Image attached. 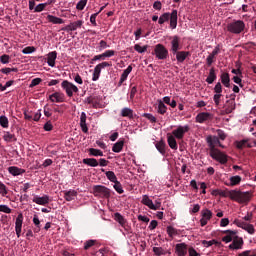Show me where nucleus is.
Returning a JSON list of instances; mask_svg holds the SVG:
<instances>
[{
	"label": "nucleus",
	"instance_id": "nucleus-11",
	"mask_svg": "<svg viewBox=\"0 0 256 256\" xmlns=\"http://www.w3.org/2000/svg\"><path fill=\"white\" fill-rule=\"evenodd\" d=\"M200 215V225L202 227H205V225L209 223L210 219H213V212L208 208L202 209Z\"/></svg>",
	"mask_w": 256,
	"mask_h": 256
},
{
	"label": "nucleus",
	"instance_id": "nucleus-19",
	"mask_svg": "<svg viewBox=\"0 0 256 256\" xmlns=\"http://www.w3.org/2000/svg\"><path fill=\"white\" fill-rule=\"evenodd\" d=\"M23 229V213L18 214L16 221H15V231L17 237H21V231Z\"/></svg>",
	"mask_w": 256,
	"mask_h": 256
},
{
	"label": "nucleus",
	"instance_id": "nucleus-33",
	"mask_svg": "<svg viewBox=\"0 0 256 256\" xmlns=\"http://www.w3.org/2000/svg\"><path fill=\"white\" fill-rule=\"evenodd\" d=\"M124 145L125 140H119L118 142H116L112 147L113 153H121L123 151Z\"/></svg>",
	"mask_w": 256,
	"mask_h": 256
},
{
	"label": "nucleus",
	"instance_id": "nucleus-46",
	"mask_svg": "<svg viewBox=\"0 0 256 256\" xmlns=\"http://www.w3.org/2000/svg\"><path fill=\"white\" fill-rule=\"evenodd\" d=\"M89 155L91 157H103V151L95 148H90L89 149Z\"/></svg>",
	"mask_w": 256,
	"mask_h": 256
},
{
	"label": "nucleus",
	"instance_id": "nucleus-12",
	"mask_svg": "<svg viewBox=\"0 0 256 256\" xmlns=\"http://www.w3.org/2000/svg\"><path fill=\"white\" fill-rule=\"evenodd\" d=\"M105 67H111V63L101 62L100 64L95 66L94 72L92 75V81H99V77H101V70L105 69Z\"/></svg>",
	"mask_w": 256,
	"mask_h": 256
},
{
	"label": "nucleus",
	"instance_id": "nucleus-7",
	"mask_svg": "<svg viewBox=\"0 0 256 256\" xmlns=\"http://www.w3.org/2000/svg\"><path fill=\"white\" fill-rule=\"evenodd\" d=\"M92 193L94 197H99L100 199H109L111 197V190L103 185L93 186Z\"/></svg>",
	"mask_w": 256,
	"mask_h": 256
},
{
	"label": "nucleus",
	"instance_id": "nucleus-56",
	"mask_svg": "<svg viewBox=\"0 0 256 256\" xmlns=\"http://www.w3.org/2000/svg\"><path fill=\"white\" fill-rule=\"evenodd\" d=\"M95 243H96L95 240H87V241L84 243V250H85V251H88V249H91V247H95Z\"/></svg>",
	"mask_w": 256,
	"mask_h": 256
},
{
	"label": "nucleus",
	"instance_id": "nucleus-27",
	"mask_svg": "<svg viewBox=\"0 0 256 256\" xmlns=\"http://www.w3.org/2000/svg\"><path fill=\"white\" fill-rule=\"evenodd\" d=\"M114 221L119 223V225H121L123 229L127 227V219H125V217L119 212L114 213Z\"/></svg>",
	"mask_w": 256,
	"mask_h": 256
},
{
	"label": "nucleus",
	"instance_id": "nucleus-20",
	"mask_svg": "<svg viewBox=\"0 0 256 256\" xmlns=\"http://www.w3.org/2000/svg\"><path fill=\"white\" fill-rule=\"evenodd\" d=\"M206 141L208 143L210 151H211V145L214 146V149H215V147H217V145H218V147H221L222 149H225V146H223V144H221V141L219 140L218 137L208 136Z\"/></svg>",
	"mask_w": 256,
	"mask_h": 256
},
{
	"label": "nucleus",
	"instance_id": "nucleus-49",
	"mask_svg": "<svg viewBox=\"0 0 256 256\" xmlns=\"http://www.w3.org/2000/svg\"><path fill=\"white\" fill-rule=\"evenodd\" d=\"M9 194V190L7 189V186L0 181V195L1 197H7Z\"/></svg>",
	"mask_w": 256,
	"mask_h": 256
},
{
	"label": "nucleus",
	"instance_id": "nucleus-40",
	"mask_svg": "<svg viewBox=\"0 0 256 256\" xmlns=\"http://www.w3.org/2000/svg\"><path fill=\"white\" fill-rule=\"evenodd\" d=\"M236 149H245V147H251L249 145V139H243L235 142Z\"/></svg>",
	"mask_w": 256,
	"mask_h": 256
},
{
	"label": "nucleus",
	"instance_id": "nucleus-18",
	"mask_svg": "<svg viewBox=\"0 0 256 256\" xmlns=\"http://www.w3.org/2000/svg\"><path fill=\"white\" fill-rule=\"evenodd\" d=\"M33 203H36V205H49V195H43V196H39V195H35L32 199Z\"/></svg>",
	"mask_w": 256,
	"mask_h": 256
},
{
	"label": "nucleus",
	"instance_id": "nucleus-48",
	"mask_svg": "<svg viewBox=\"0 0 256 256\" xmlns=\"http://www.w3.org/2000/svg\"><path fill=\"white\" fill-rule=\"evenodd\" d=\"M152 251L156 256L167 255V252H165V249H163V247H153Z\"/></svg>",
	"mask_w": 256,
	"mask_h": 256
},
{
	"label": "nucleus",
	"instance_id": "nucleus-30",
	"mask_svg": "<svg viewBox=\"0 0 256 256\" xmlns=\"http://www.w3.org/2000/svg\"><path fill=\"white\" fill-rule=\"evenodd\" d=\"M220 81L224 87H231V78L229 76V73L224 72L220 75Z\"/></svg>",
	"mask_w": 256,
	"mask_h": 256
},
{
	"label": "nucleus",
	"instance_id": "nucleus-57",
	"mask_svg": "<svg viewBox=\"0 0 256 256\" xmlns=\"http://www.w3.org/2000/svg\"><path fill=\"white\" fill-rule=\"evenodd\" d=\"M19 69L17 68H2L1 73H4V75H9V73H17Z\"/></svg>",
	"mask_w": 256,
	"mask_h": 256
},
{
	"label": "nucleus",
	"instance_id": "nucleus-39",
	"mask_svg": "<svg viewBox=\"0 0 256 256\" xmlns=\"http://www.w3.org/2000/svg\"><path fill=\"white\" fill-rule=\"evenodd\" d=\"M203 247H212V245H216V247H220L221 245V242L220 241H217L216 239H212V240H202L201 241Z\"/></svg>",
	"mask_w": 256,
	"mask_h": 256
},
{
	"label": "nucleus",
	"instance_id": "nucleus-63",
	"mask_svg": "<svg viewBox=\"0 0 256 256\" xmlns=\"http://www.w3.org/2000/svg\"><path fill=\"white\" fill-rule=\"evenodd\" d=\"M188 255L189 256H200L198 251L195 250V248H193V247L188 248Z\"/></svg>",
	"mask_w": 256,
	"mask_h": 256
},
{
	"label": "nucleus",
	"instance_id": "nucleus-31",
	"mask_svg": "<svg viewBox=\"0 0 256 256\" xmlns=\"http://www.w3.org/2000/svg\"><path fill=\"white\" fill-rule=\"evenodd\" d=\"M229 191L230 190L214 189L211 191V195H213V197H228L229 198Z\"/></svg>",
	"mask_w": 256,
	"mask_h": 256
},
{
	"label": "nucleus",
	"instance_id": "nucleus-51",
	"mask_svg": "<svg viewBox=\"0 0 256 256\" xmlns=\"http://www.w3.org/2000/svg\"><path fill=\"white\" fill-rule=\"evenodd\" d=\"M0 125L3 129H7L9 127V119L7 116H0Z\"/></svg>",
	"mask_w": 256,
	"mask_h": 256
},
{
	"label": "nucleus",
	"instance_id": "nucleus-58",
	"mask_svg": "<svg viewBox=\"0 0 256 256\" xmlns=\"http://www.w3.org/2000/svg\"><path fill=\"white\" fill-rule=\"evenodd\" d=\"M45 7H47V4H44V3L38 4L34 8V13H41V11H45Z\"/></svg>",
	"mask_w": 256,
	"mask_h": 256
},
{
	"label": "nucleus",
	"instance_id": "nucleus-1",
	"mask_svg": "<svg viewBox=\"0 0 256 256\" xmlns=\"http://www.w3.org/2000/svg\"><path fill=\"white\" fill-rule=\"evenodd\" d=\"M222 237L223 243H231L228 248L230 251H239V249H243L244 241L243 238L237 235V230H224Z\"/></svg>",
	"mask_w": 256,
	"mask_h": 256
},
{
	"label": "nucleus",
	"instance_id": "nucleus-15",
	"mask_svg": "<svg viewBox=\"0 0 256 256\" xmlns=\"http://www.w3.org/2000/svg\"><path fill=\"white\" fill-rule=\"evenodd\" d=\"M51 103H65V94L63 92H54L49 95Z\"/></svg>",
	"mask_w": 256,
	"mask_h": 256
},
{
	"label": "nucleus",
	"instance_id": "nucleus-61",
	"mask_svg": "<svg viewBox=\"0 0 256 256\" xmlns=\"http://www.w3.org/2000/svg\"><path fill=\"white\" fill-rule=\"evenodd\" d=\"M219 139H221V141H225V139H227V134H225V131L221 130V129H218L216 131Z\"/></svg>",
	"mask_w": 256,
	"mask_h": 256
},
{
	"label": "nucleus",
	"instance_id": "nucleus-37",
	"mask_svg": "<svg viewBox=\"0 0 256 256\" xmlns=\"http://www.w3.org/2000/svg\"><path fill=\"white\" fill-rule=\"evenodd\" d=\"M217 79V74L215 73V68H211L209 71V75L206 78V83L208 85H212V83Z\"/></svg>",
	"mask_w": 256,
	"mask_h": 256
},
{
	"label": "nucleus",
	"instance_id": "nucleus-6",
	"mask_svg": "<svg viewBox=\"0 0 256 256\" xmlns=\"http://www.w3.org/2000/svg\"><path fill=\"white\" fill-rule=\"evenodd\" d=\"M152 55L159 61H165L167 57H169V50L163 44H156L154 46V50L152 51Z\"/></svg>",
	"mask_w": 256,
	"mask_h": 256
},
{
	"label": "nucleus",
	"instance_id": "nucleus-43",
	"mask_svg": "<svg viewBox=\"0 0 256 256\" xmlns=\"http://www.w3.org/2000/svg\"><path fill=\"white\" fill-rule=\"evenodd\" d=\"M121 117H128V119H133V109L123 108L121 110Z\"/></svg>",
	"mask_w": 256,
	"mask_h": 256
},
{
	"label": "nucleus",
	"instance_id": "nucleus-34",
	"mask_svg": "<svg viewBox=\"0 0 256 256\" xmlns=\"http://www.w3.org/2000/svg\"><path fill=\"white\" fill-rule=\"evenodd\" d=\"M166 233L168 237H170V239H174L175 237H177V235H179V230H177V228L173 226H167Z\"/></svg>",
	"mask_w": 256,
	"mask_h": 256
},
{
	"label": "nucleus",
	"instance_id": "nucleus-42",
	"mask_svg": "<svg viewBox=\"0 0 256 256\" xmlns=\"http://www.w3.org/2000/svg\"><path fill=\"white\" fill-rule=\"evenodd\" d=\"M240 183H241V176L236 175V176L230 177V183L227 185L230 187H235L236 185H239Z\"/></svg>",
	"mask_w": 256,
	"mask_h": 256
},
{
	"label": "nucleus",
	"instance_id": "nucleus-26",
	"mask_svg": "<svg viewBox=\"0 0 256 256\" xmlns=\"http://www.w3.org/2000/svg\"><path fill=\"white\" fill-rule=\"evenodd\" d=\"M46 59L49 67H55V61H57V51L49 52Z\"/></svg>",
	"mask_w": 256,
	"mask_h": 256
},
{
	"label": "nucleus",
	"instance_id": "nucleus-64",
	"mask_svg": "<svg viewBox=\"0 0 256 256\" xmlns=\"http://www.w3.org/2000/svg\"><path fill=\"white\" fill-rule=\"evenodd\" d=\"M44 131H53V124L51 123V121H47L44 124Z\"/></svg>",
	"mask_w": 256,
	"mask_h": 256
},
{
	"label": "nucleus",
	"instance_id": "nucleus-17",
	"mask_svg": "<svg viewBox=\"0 0 256 256\" xmlns=\"http://www.w3.org/2000/svg\"><path fill=\"white\" fill-rule=\"evenodd\" d=\"M142 204L146 205L149 209H152V211H157V209L161 207V203H158V206L153 204V200H151L148 195H143Z\"/></svg>",
	"mask_w": 256,
	"mask_h": 256
},
{
	"label": "nucleus",
	"instance_id": "nucleus-50",
	"mask_svg": "<svg viewBox=\"0 0 256 256\" xmlns=\"http://www.w3.org/2000/svg\"><path fill=\"white\" fill-rule=\"evenodd\" d=\"M148 47L149 46H147V45L141 46L139 44H135L134 51H136L137 53H145L147 51Z\"/></svg>",
	"mask_w": 256,
	"mask_h": 256
},
{
	"label": "nucleus",
	"instance_id": "nucleus-54",
	"mask_svg": "<svg viewBox=\"0 0 256 256\" xmlns=\"http://www.w3.org/2000/svg\"><path fill=\"white\" fill-rule=\"evenodd\" d=\"M114 189L119 193V195H122V193H124L123 186L121 185V182H119V180L114 182Z\"/></svg>",
	"mask_w": 256,
	"mask_h": 256
},
{
	"label": "nucleus",
	"instance_id": "nucleus-24",
	"mask_svg": "<svg viewBox=\"0 0 256 256\" xmlns=\"http://www.w3.org/2000/svg\"><path fill=\"white\" fill-rule=\"evenodd\" d=\"M131 71H133V66L129 65L127 69H125L121 74L120 80L118 82V87H121V85H123V83L127 81V77H129V74L131 73Z\"/></svg>",
	"mask_w": 256,
	"mask_h": 256
},
{
	"label": "nucleus",
	"instance_id": "nucleus-36",
	"mask_svg": "<svg viewBox=\"0 0 256 256\" xmlns=\"http://www.w3.org/2000/svg\"><path fill=\"white\" fill-rule=\"evenodd\" d=\"M3 139L4 141H6V143H13L17 141V137L15 136V134H12L9 131L4 132Z\"/></svg>",
	"mask_w": 256,
	"mask_h": 256
},
{
	"label": "nucleus",
	"instance_id": "nucleus-16",
	"mask_svg": "<svg viewBox=\"0 0 256 256\" xmlns=\"http://www.w3.org/2000/svg\"><path fill=\"white\" fill-rule=\"evenodd\" d=\"M81 27H83V20H77L66 25L62 28V31H67V33H69V31H77V29H81Z\"/></svg>",
	"mask_w": 256,
	"mask_h": 256
},
{
	"label": "nucleus",
	"instance_id": "nucleus-22",
	"mask_svg": "<svg viewBox=\"0 0 256 256\" xmlns=\"http://www.w3.org/2000/svg\"><path fill=\"white\" fill-rule=\"evenodd\" d=\"M181 41L179 39V36H174L171 41V51L172 54L175 55L178 51L181 49Z\"/></svg>",
	"mask_w": 256,
	"mask_h": 256
},
{
	"label": "nucleus",
	"instance_id": "nucleus-45",
	"mask_svg": "<svg viewBox=\"0 0 256 256\" xmlns=\"http://www.w3.org/2000/svg\"><path fill=\"white\" fill-rule=\"evenodd\" d=\"M105 175L108 181H111V183H117L118 180H117V175H115V172L107 171L105 172Z\"/></svg>",
	"mask_w": 256,
	"mask_h": 256
},
{
	"label": "nucleus",
	"instance_id": "nucleus-28",
	"mask_svg": "<svg viewBox=\"0 0 256 256\" xmlns=\"http://www.w3.org/2000/svg\"><path fill=\"white\" fill-rule=\"evenodd\" d=\"M47 21L49 23H52L53 25H63V23H65V20H63V18H59L51 14L47 15Z\"/></svg>",
	"mask_w": 256,
	"mask_h": 256
},
{
	"label": "nucleus",
	"instance_id": "nucleus-2",
	"mask_svg": "<svg viewBox=\"0 0 256 256\" xmlns=\"http://www.w3.org/2000/svg\"><path fill=\"white\" fill-rule=\"evenodd\" d=\"M229 199L231 201H235L239 203V205H249L251 199H253V192L246 191L243 192L241 190H230L229 191Z\"/></svg>",
	"mask_w": 256,
	"mask_h": 256
},
{
	"label": "nucleus",
	"instance_id": "nucleus-47",
	"mask_svg": "<svg viewBox=\"0 0 256 256\" xmlns=\"http://www.w3.org/2000/svg\"><path fill=\"white\" fill-rule=\"evenodd\" d=\"M85 103H87V105H92L93 107H97V97L89 96L85 99Z\"/></svg>",
	"mask_w": 256,
	"mask_h": 256
},
{
	"label": "nucleus",
	"instance_id": "nucleus-3",
	"mask_svg": "<svg viewBox=\"0 0 256 256\" xmlns=\"http://www.w3.org/2000/svg\"><path fill=\"white\" fill-rule=\"evenodd\" d=\"M177 13V10H172L171 14L169 12L162 14L158 19L159 25L167 23L170 19V29H177Z\"/></svg>",
	"mask_w": 256,
	"mask_h": 256
},
{
	"label": "nucleus",
	"instance_id": "nucleus-32",
	"mask_svg": "<svg viewBox=\"0 0 256 256\" xmlns=\"http://www.w3.org/2000/svg\"><path fill=\"white\" fill-rule=\"evenodd\" d=\"M77 197V190L64 191L65 201H73Z\"/></svg>",
	"mask_w": 256,
	"mask_h": 256
},
{
	"label": "nucleus",
	"instance_id": "nucleus-35",
	"mask_svg": "<svg viewBox=\"0 0 256 256\" xmlns=\"http://www.w3.org/2000/svg\"><path fill=\"white\" fill-rule=\"evenodd\" d=\"M82 163H84V165H88V167H98L99 166V161H97V159H95V158H84L82 160Z\"/></svg>",
	"mask_w": 256,
	"mask_h": 256
},
{
	"label": "nucleus",
	"instance_id": "nucleus-29",
	"mask_svg": "<svg viewBox=\"0 0 256 256\" xmlns=\"http://www.w3.org/2000/svg\"><path fill=\"white\" fill-rule=\"evenodd\" d=\"M8 173H10V175H13V177H17L19 175H23V173H25V169L19 168L17 166H10L8 168Z\"/></svg>",
	"mask_w": 256,
	"mask_h": 256
},
{
	"label": "nucleus",
	"instance_id": "nucleus-59",
	"mask_svg": "<svg viewBox=\"0 0 256 256\" xmlns=\"http://www.w3.org/2000/svg\"><path fill=\"white\" fill-rule=\"evenodd\" d=\"M243 76H234L232 78V81L236 83V85H239V87H243V79H241Z\"/></svg>",
	"mask_w": 256,
	"mask_h": 256
},
{
	"label": "nucleus",
	"instance_id": "nucleus-41",
	"mask_svg": "<svg viewBox=\"0 0 256 256\" xmlns=\"http://www.w3.org/2000/svg\"><path fill=\"white\" fill-rule=\"evenodd\" d=\"M175 136L170 135L167 137V143L170 147V149H174L175 151H177V140H175Z\"/></svg>",
	"mask_w": 256,
	"mask_h": 256
},
{
	"label": "nucleus",
	"instance_id": "nucleus-52",
	"mask_svg": "<svg viewBox=\"0 0 256 256\" xmlns=\"http://www.w3.org/2000/svg\"><path fill=\"white\" fill-rule=\"evenodd\" d=\"M35 51H37V49L35 48V46H27L22 50V53L24 55H29L31 53H35Z\"/></svg>",
	"mask_w": 256,
	"mask_h": 256
},
{
	"label": "nucleus",
	"instance_id": "nucleus-21",
	"mask_svg": "<svg viewBox=\"0 0 256 256\" xmlns=\"http://www.w3.org/2000/svg\"><path fill=\"white\" fill-rule=\"evenodd\" d=\"M189 248L185 243H179L175 246V253L177 256H186Z\"/></svg>",
	"mask_w": 256,
	"mask_h": 256
},
{
	"label": "nucleus",
	"instance_id": "nucleus-9",
	"mask_svg": "<svg viewBox=\"0 0 256 256\" xmlns=\"http://www.w3.org/2000/svg\"><path fill=\"white\" fill-rule=\"evenodd\" d=\"M233 223L240 229H243L244 231L249 233V235H255V226H253V224H249L240 219H235Z\"/></svg>",
	"mask_w": 256,
	"mask_h": 256
},
{
	"label": "nucleus",
	"instance_id": "nucleus-4",
	"mask_svg": "<svg viewBox=\"0 0 256 256\" xmlns=\"http://www.w3.org/2000/svg\"><path fill=\"white\" fill-rule=\"evenodd\" d=\"M210 157L214 159V161L220 163V165H225L227 164V161H229V156H227L225 152H222L221 150L214 148L213 145H211Z\"/></svg>",
	"mask_w": 256,
	"mask_h": 256
},
{
	"label": "nucleus",
	"instance_id": "nucleus-62",
	"mask_svg": "<svg viewBox=\"0 0 256 256\" xmlns=\"http://www.w3.org/2000/svg\"><path fill=\"white\" fill-rule=\"evenodd\" d=\"M0 213H11V208H9V206L2 204L0 205Z\"/></svg>",
	"mask_w": 256,
	"mask_h": 256
},
{
	"label": "nucleus",
	"instance_id": "nucleus-23",
	"mask_svg": "<svg viewBox=\"0 0 256 256\" xmlns=\"http://www.w3.org/2000/svg\"><path fill=\"white\" fill-rule=\"evenodd\" d=\"M176 55V60L178 63H185V60L188 58V57H191V52L189 51H178V52H175Z\"/></svg>",
	"mask_w": 256,
	"mask_h": 256
},
{
	"label": "nucleus",
	"instance_id": "nucleus-5",
	"mask_svg": "<svg viewBox=\"0 0 256 256\" xmlns=\"http://www.w3.org/2000/svg\"><path fill=\"white\" fill-rule=\"evenodd\" d=\"M228 33L239 35L245 31V22L243 20H234L227 24Z\"/></svg>",
	"mask_w": 256,
	"mask_h": 256
},
{
	"label": "nucleus",
	"instance_id": "nucleus-55",
	"mask_svg": "<svg viewBox=\"0 0 256 256\" xmlns=\"http://www.w3.org/2000/svg\"><path fill=\"white\" fill-rule=\"evenodd\" d=\"M87 6V0H80L77 5H76V9L78 11H83V9H85V7Z\"/></svg>",
	"mask_w": 256,
	"mask_h": 256
},
{
	"label": "nucleus",
	"instance_id": "nucleus-38",
	"mask_svg": "<svg viewBox=\"0 0 256 256\" xmlns=\"http://www.w3.org/2000/svg\"><path fill=\"white\" fill-rule=\"evenodd\" d=\"M155 147H156L157 151H159V153H161V155H165L167 153V150L165 149V147H167V145L165 144V141L161 140V141L157 142L155 144Z\"/></svg>",
	"mask_w": 256,
	"mask_h": 256
},
{
	"label": "nucleus",
	"instance_id": "nucleus-25",
	"mask_svg": "<svg viewBox=\"0 0 256 256\" xmlns=\"http://www.w3.org/2000/svg\"><path fill=\"white\" fill-rule=\"evenodd\" d=\"M80 127L83 133H89V128L87 127V114L82 112L80 115Z\"/></svg>",
	"mask_w": 256,
	"mask_h": 256
},
{
	"label": "nucleus",
	"instance_id": "nucleus-10",
	"mask_svg": "<svg viewBox=\"0 0 256 256\" xmlns=\"http://www.w3.org/2000/svg\"><path fill=\"white\" fill-rule=\"evenodd\" d=\"M214 93L213 101L216 107H219L221 105V98L223 97V85H221V82H217L214 86Z\"/></svg>",
	"mask_w": 256,
	"mask_h": 256
},
{
	"label": "nucleus",
	"instance_id": "nucleus-53",
	"mask_svg": "<svg viewBox=\"0 0 256 256\" xmlns=\"http://www.w3.org/2000/svg\"><path fill=\"white\" fill-rule=\"evenodd\" d=\"M142 117H145V119H148L150 123H157V118L151 113H144Z\"/></svg>",
	"mask_w": 256,
	"mask_h": 256
},
{
	"label": "nucleus",
	"instance_id": "nucleus-8",
	"mask_svg": "<svg viewBox=\"0 0 256 256\" xmlns=\"http://www.w3.org/2000/svg\"><path fill=\"white\" fill-rule=\"evenodd\" d=\"M61 87L63 91H65L67 97H73V93H79V88L73 84V82H69L68 80H64L61 83Z\"/></svg>",
	"mask_w": 256,
	"mask_h": 256
},
{
	"label": "nucleus",
	"instance_id": "nucleus-60",
	"mask_svg": "<svg viewBox=\"0 0 256 256\" xmlns=\"http://www.w3.org/2000/svg\"><path fill=\"white\" fill-rule=\"evenodd\" d=\"M11 57L7 54H4L0 57V62L3 64V65H7V63H9Z\"/></svg>",
	"mask_w": 256,
	"mask_h": 256
},
{
	"label": "nucleus",
	"instance_id": "nucleus-14",
	"mask_svg": "<svg viewBox=\"0 0 256 256\" xmlns=\"http://www.w3.org/2000/svg\"><path fill=\"white\" fill-rule=\"evenodd\" d=\"M213 119V114L209 112H200L195 118L196 123H206V121H211Z\"/></svg>",
	"mask_w": 256,
	"mask_h": 256
},
{
	"label": "nucleus",
	"instance_id": "nucleus-13",
	"mask_svg": "<svg viewBox=\"0 0 256 256\" xmlns=\"http://www.w3.org/2000/svg\"><path fill=\"white\" fill-rule=\"evenodd\" d=\"M189 125L178 126L177 129L172 131V136L178 140L183 139L185 137V133H189Z\"/></svg>",
	"mask_w": 256,
	"mask_h": 256
},
{
	"label": "nucleus",
	"instance_id": "nucleus-44",
	"mask_svg": "<svg viewBox=\"0 0 256 256\" xmlns=\"http://www.w3.org/2000/svg\"><path fill=\"white\" fill-rule=\"evenodd\" d=\"M157 113H158L159 115H165V113H167V106H166L165 103H163V101H161V100L158 102Z\"/></svg>",
	"mask_w": 256,
	"mask_h": 256
}]
</instances>
